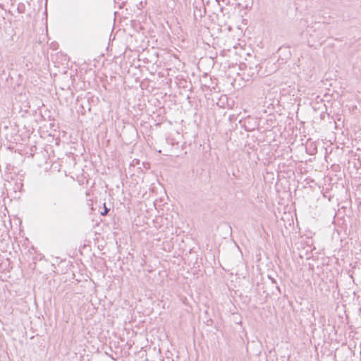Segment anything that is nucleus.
<instances>
[{
  "instance_id": "f257e3e1",
  "label": "nucleus",
  "mask_w": 361,
  "mask_h": 361,
  "mask_svg": "<svg viewBox=\"0 0 361 361\" xmlns=\"http://www.w3.org/2000/svg\"><path fill=\"white\" fill-rule=\"evenodd\" d=\"M307 32L319 40L324 41L329 35L327 25L324 22H314L307 27Z\"/></svg>"
},
{
  "instance_id": "7ed1b4c3",
  "label": "nucleus",
  "mask_w": 361,
  "mask_h": 361,
  "mask_svg": "<svg viewBox=\"0 0 361 361\" xmlns=\"http://www.w3.org/2000/svg\"><path fill=\"white\" fill-rule=\"evenodd\" d=\"M104 212H101V215H102V216L106 215L108 213L109 210V209L106 208L105 204H104Z\"/></svg>"
},
{
  "instance_id": "39448f33",
  "label": "nucleus",
  "mask_w": 361,
  "mask_h": 361,
  "mask_svg": "<svg viewBox=\"0 0 361 361\" xmlns=\"http://www.w3.org/2000/svg\"><path fill=\"white\" fill-rule=\"evenodd\" d=\"M197 13H196V12L195 11V12H194V16H195V17H196V16H197Z\"/></svg>"
},
{
  "instance_id": "20e7f679",
  "label": "nucleus",
  "mask_w": 361,
  "mask_h": 361,
  "mask_svg": "<svg viewBox=\"0 0 361 361\" xmlns=\"http://www.w3.org/2000/svg\"><path fill=\"white\" fill-rule=\"evenodd\" d=\"M199 12H200L199 16L202 17L205 14L206 11H205V9H204L203 13L201 12V10H200Z\"/></svg>"
},
{
  "instance_id": "f03ea898",
  "label": "nucleus",
  "mask_w": 361,
  "mask_h": 361,
  "mask_svg": "<svg viewBox=\"0 0 361 361\" xmlns=\"http://www.w3.org/2000/svg\"><path fill=\"white\" fill-rule=\"evenodd\" d=\"M17 11L19 13H23L25 11V5L23 3H20L18 5Z\"/></svg>"
}]
</instances>
